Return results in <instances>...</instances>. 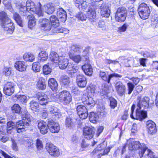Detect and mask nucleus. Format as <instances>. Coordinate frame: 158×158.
Here are the masks:
<instances>
[{
    "mask_svg": "<svg viewBox=\"0 0 158 158\" xmlns=\"http://www.w3.org/2000/svg\"><path fill=\"white\" fill-rule=\"evenodd\" d=\"M21 116L22 120H19L16 123L12 121L7 123L6 131L8 133H11L12 129L14 128L18 133L23 132L26 131L27 127L30 124L31 117L27 110L21 114Z\"/></svg>",
    "mask_w": 158,
    "mask_h": 158,
    "instance_id": "obj_1",
    "label": "nucleus"
},
{
    "mask_svg": "<svg viewBox=\"0 0 158 158\" xmlns=\"http://www.w3.org/2000/svg\"><path fill=\"white\" fill-rule=\"evenodd\" d=\"M25 5L24 2H22L17 3L16 6L21 11L24 12L25 13L27 11L35 13L39 17L43 15L44 13L42 10L41 5L40 3L39 2L36 5L31 0H28L26 3V6Z\"/></svg>",
    "mask_w": 158,
    "mask_h": 158,
    "instance_id": "obj_2",
    "label": "nucleus"
},
{
    "mask_svg": "<svg viewBox=\"0 0 158 158\" xmlns=\"http://www.w3.org/2000/svg\"><path fill=\"white\" fill-rule=\"evenodd\" d=\"M57 64L61 69H66L67 72L71 76H73L75 73L79 72V68L77 66H74L73 64L69 63L68 59L63 56H60V60Z\"/></svg>",
    "mask_w": 158,
    "mask_h": 158,
    "instance_id": "obj_3",
    "label": "nucleus"
},
{
    "mask_svg": "<svg viewBox=\"0 0 158 158\" xmlns=\"http://www.w3.org/2000/svg\"><path fill=\"white\" fill-rule=\"evenodd\" d=\"M0 20L1 22L2 27L4 30L7 31L9 33H12L15 28L13 23L8 17L7 14L5 12H0Z\"/></svg>",
    "mask_w": 158,
    "mask_h": 158,
    "instance_id": "obj_4",
    "label": "nucleus"
},
{
    "mask_svg": "<svg viewBox=\"0 0 158 158\" xmlns=\"http://www.w3.org/2000/svg\"><path fill=\"white\" fill-rule=\"evenodd\" d=\"M50 20L46 19H40V23L43 30L45 31H49L52 25L55 27H57L59 25V22L58 18L55 15H52L50 17Z\"/></svg>",
    "mask_w": 158,
    "mask_h": 158,
    "instance_id": "obj_5",
    "label": "nucleus"
},
{
    "mask_svg": "<svg viewBox=\"0 0 158 158\" xmlns=\"http://www.w3.org/2000/svg\"><path fill=\"white\" fill-rule=\"evenodd\" d=\"M127 145L129 150H135L139 148V155L140 158L143 156V155L147 148L144 143L141 144L138 141H135L130 139L127 141Z\"/></svg>",
    "mask_w": 158,
    "mask_h": 158,
    "instance_id": "obj_6",
    "label": "nucleus"
},
{
    "mask_svg": "<svg viewBox=\"0 0 158 158\" xmlns=\"http://www.w3.org/2000/svg\"><path fill=\"white\" fill-rule=\"evenodd\" d=\"M135 107V105H133L131 107V112L130 114V117L132 118L142 121L147 118V112L143 110V109H139L138 107L136 109L135 115L134 116L133 114Z\"/></svg>",
    "mask_w": 158,
    "mask_h": 158,
    "instance_id": "obj_7",
    "label": "nucleus"
},
{
    "mask_svg": "<svg viewBox=\"0 0 158 158\" xmlns=\"http://www.w3.org/2000/svg\"><path fill=\"white\" fill-rule=\"evenodd\" d=\"M95 92L93 89H91L90 91L88 92H86L82 96L81 100L84 104L90 105L92 104L94 105V101L92 97L94 96Z\"/></svg>",
    "mask_w": 158,
    "mask_h": 158,
    "instance_id": "obj_8",
    "label": "nucleus"
},
{
    "mask_svg": "<svg viewBox=\"0 0 158 158\" xmlns=\"http://www.w3.org/2000/svg\"><path fill=\"white\" fill-rule=\"evenodd\" d=\"M138 11L139 16L143 19H148L150 13L149 7L145 3H142L139 5Z\"/></svg>",
    "mask_w": 158,
    "mask_h": 158,
    "instance_id": "obj_9",
    "label": "nucleus"
},
{
    "mask_svg": "<svg viewBox=\"0 0 158 158\" xmlns=\"http://www.w3.org/2000/svg\"><path fill=\"white\" fill-rule=\"evenodd\" d=\"M59 100L65 105L69 104L72 100V96L70 93L64 90L60 93L57 96Z\"/></svg>",
    "mask_w": 158,
    "mask_h": 158,
    "instance_id": "obj_10",
    "label": "nucleus"
},
{
    "mask_svg": "<svg viewBox=\"0 0 158 158\" xmlns=\"http://www.w3.org/2000/svg\"><path fill=\"white\" fill-rule=\"evenodd\" d=\"M127 10L123 7H120L117 10L115 14V20L118 22H124L127 16Z\"/></svg>",
    "mask_w": 158,
    "mask_h": 158,
    "instance_id": "obj_11",
    "label": "nucleus"
},
{
    "mask_svg": "<svg viewBox=\"0 0 158 158\" xmlns=\"http://www.w3.org/2000/svg\"><path fill=\"white\" fill-rule=\"evenodd\" d=\"M46 148L48 153L52 156L57 157L60 154L58 148L50 143H46Z\"/></svg>",
    "mask_w": 158,
    "mask_h": 158,
    "instance_id": "obj_12",
    "label": "nucleus"
},
{
    "mask_svg": "<svg viewBox=\"0 0 158 158\" xmlns=\"http://www.w3.org/2000/svg\"><path fill=\"white\" fill-rule=\"evenodd\" d=\"M137 100L139 102L137 105L139 109H145L148 107L150 99L148 97H144L141 98V96H139L137 97Z\"/></svg>",
    "mask_w": 158,
    "mask_h": 158,
    "instance_id": "obj_13",
    "label": "nucleus"
},
{
    "mask_svg": "<svg viewBox=\"0 0 158 158\" xmlns=\"http://www.w3.org/2000/svg\"><path fill=\"white\" fill-rule=\"evenodd\" d=\"M99 77L103 81H106L108 83L110 82L111 79L113 77H121V75L117 73H113L109 75L108 76L106 75V73L102 71H100L99 73Z\"/></svg>",
    "mask_w": 158,
    "mask_h": 158,
    "instance_id": "obj_14",
    "label": "nucleus"
},
{
    "mask_svg": "<svg viewBox=\"0 0 158 158\" xmlns=\"http://www.w3.org/2000/svg\"><path fill=\"white\" fill-rule=\"evenodd\" d=\"M146 128L148 133L151 135L155 134L157 131L156 123L151 120H149L146 122Z\"/></svg>",
    "mask_w": 158,
    "mask_h": 158,
    "instance_id": "obj_15",
    "label": "nucleus"
},
{
    "mask_svg": "<svg viewBox=\"0 0 158 158\" xmlns=\"http://www.w3.org/2000/svg\"><path fill=\"white\" fill-rule=\"evenodd\" d=\"M69 58L77 63H79L82 60L86 61L88 62L89 61V58L87 56H83L81 57L80 55H74L72 53L69 52Z\"/></svg>",
    "mask_w": 158,
    "mask_h": 158,
    "instance_id": "obj_16",
    "label": "nucleus"
},
{
    "mask_svg": "<svg viewBox=\"0 0 158 158\" xmlns=\"http://www.w3.org/2000/svg\"><path fill=\"white\" fill-rule=\"evenodd\" d=\"M15 88L14 84L11 82L6 83L4 85L3 93L7 95H10L14 92Z\"/></svg>",
    "mask_w": 158,
    "mask_h": 158,
    "instance_id": "obj_17",
    "label": "nucleus"
},
{
    "mask_svg": "<svg viewBox=\"0 0 158 158\" xmlns=\"http://www.w3.org/2000/svg\"><path fill=\"white\" fill-rule=\"evenodd\" d=\"M77 114L81 119H85L88 116L87 110L84 106L80 105H78L77 107Z\"/></svg>",
    "mask_w": 158,
    "mask_h": 158,
    "instance_id": "obj_18",
    "label": "nucleus"
},
{
    "mask_svg": "<svg viewBox=\"0 0 158 158\" xmlns=\"http://www.w3.org/2000/svg\"><path fill=\"white\" fill-rule=\"evenodd\" d=\"M48 126L50 131L52 133H58L60 129V127L58 123L52 120L48 122Z\"/></svg>",
    "mask_w": 158,
    "mask_h": 158,
    "instance_id": "obj_19",
    "label": "nucleus"
},
{
    "mask_svg": "<svg viewBox=\"0 0 158 158\" xmlns=\"http://www.w3.org/2000/svg\"><path fill=\"white\" fill-rule=\"evenodd\" d=\"M37 98L40 104L42 105H45L50 101L48 96L43 92L38 93Z\"/></svg>",
    "mask_w": 158,
    "mask_h": 158,
    "instance_id": "obj_20",
    "label": "nucleus"
},
{
    "mask_svg": "<svg viewBox=\"0 0 158 158\" xmlns=\"http://www.w3.org/2000/svg\"><path fill=\"white\" fill-rule=\"evenodd\" d=\"M97 7V9L100 10V13L102 16L106 18L109 17L110 13V10L104 3L98 4Z\"/></svg>",
    "mask_w": 158,
    "mask_h": 158,
    "instance_id": "obj_21",
    "label": "nucleus"
},
{
    "mask_svg": "<svg viewBox=\"0 0 158 158\" xmlns=\"http://www.w3.org/2000/svg\"><path fill=\"white\" fill-rule=\"evenodd\" d=\"M97 9V6L93 5H91L89 9L87 12V17L89 20L94 21L96 17L95 9Z\"/></svg>",
    "mask_w": 158,
    "mask_h": 158,
    "instance_id": "obj_22",
    "label": "nucleus"
},
{
    "mask_svg": "<svg viewBox=\"0 0 158 158\" xmlns=\"http://www.w3.org/2000/svg\"><path fill=\"white\" fill-rule=\"evenodd\" d=\"M115 90L117 94L120 96L124 94L126 87L125 85L121 81H118L115 84Z\"/></svg>",
    "mask_w": 158,
    "mask_h": 158,
    "instance_id": "obj_23",
    "label": "nucleus"
},
{
    "mask_svg": "<svg viewBox=\"0 0 158 158\" xmlns=\"http://www.w3.org/2000/svg\"><path fill=\"white\" fill-rule=\"evenodd\" d=\"M94 128L93 127H86L84 128L83 129V135L85 137L89 139H92L94 135Z\"/></svg>",
    "mask_w": 158,
    "mask_h": 158,
    "instance_id": "obj_24",
    "label": "nucleus"
},
{
    "mask_svg": "<svg viewBox=\"0 0 158 158\" xmlns=\"http://www.w3.org/2000/svg\"><path fill=\"white\" fill-rule=\"evenodd\" d=\"M76 83L79 87H85L87 84L86 79L83 75L79 74L77 77Z\"/></svg>",
    "mask_w": 158,
    "mask_h": 158,
    "instance_id": "obj_25",
    "label": "nucleus"
},
{
    "mask_svg": "<svg viewBox=\"0 0 158 158\" xmlns=\"http://www.w3.org/2000/svg\"><path fill=\"white\" fill-rule=\"evenodd\" d=\"M38 127L40 130L41 133L43 134H46L48 131V124L44 121H40L38 122Z\"/></svg>",
    "mask_w": 158,
    "mask_h": 158,
    "instance_id": "obj_26",
    "label": "nucleus"
},
{
    "mask_svg": "<svg viewBox=\"0 0 158 158\" xmlns=\"http://www.w3.org/2000/svg\"><path fill=\"white\" fill-rule=\"evenodd\" d=\"M15 67L17 70L22 72L26 70L27 66L25 62L22 61H18L15 63Z\"/></svg>",
    "mask_w": 158,
    "mask_h": 158,
    "instance_id": "obj_27",
    "label": "nucleus"
},
{
    "mask_svg": "<svg viewBox=\"0 0 158 158\" xmlns=\"http://www.w3.org/2000/svg\"><path fill=\"white\" fill-rule=\"evenodd\" d=\"M49 57L53 64L55 66H57V64H58V63L60 60V56H59L56 52H52L50 53Z\"/></svg>",
    "mask_w": 158,
    "mask_h": 158,
    "instance_id": "obj_28",
    "label": "nucleus"
},
{
    "mask_svg": "<svg viewBox=\"0 0 158 158\" xmlns=\"http://www.w3.org/2000/svg\"><path fill=\"white\" fill-rule=\"evenodd\" d=\"M57 15L60 20L62 22H65L67 18L66 11L62 8H59L57 12Z\"/></svg>",
    "mask_w": 158,
    "mask_h": 158,
    "instance_id": "obj_29",
    "label": "nucleus"
},
{
    "mask_svg": "<svg viewBox=\"0 0 158 158\" xmlns=\"http://www.w3.org/2000/svg\"><path fill=\"white\" fill-rule=\"evenodd\" d=\"M43 9L47 14H52L55 10L54 5L52 3H47L44 6Z\"/></svg>",
    "mask_w": 158,
    "mask_h": 158,
    "instance_id": "obj_30",
    "label": "nucleus"
},
{
    "mask_svg": "<svg viewBox=\"0 0 158 158\" xmlns=\"http://www.w3.org/2000/svg\"><path fill=\"white\" fill-rule=\"evenodd\" d=\"M82 69L86 75L90 76L92 74V68L90 64H84L82 66Z\"/></svg>",
    "mask_w": 158,
    "mask_h": 158,
    "instance_id": "obj_31",
    "label": "nucleus"
},
{
    "mask_svg": "<svg viewBox=\"0 0 158 158\" xmlns=\"http://www.w3.org/2000/svg\"><path fill=\"white\" fill-rule=\"evenodd\" d=\"M49 87L54 91H56L58 89V84L56 80L54 78L49 79L48 81Z\"/></svg>",
    "mask_w": 158,
    "mask_h": 158,
    "instance_id": "obj_32",
    "label": "nucleus"
},
{
    "mask_svg": "<svg viewBox=\"0 0 158 158\" xmlns=\"http://www.w3.org/2000/svg\"><path fill=\"white\" fill-rule=\"evenodd\" d=\"M105 147V145L103 143H101L99 145H98L96 149V151H101L102 150H104L103 153H101L100 154L102 155H104L107 154L110 151V148L108 147L105 149L104 148Z\"/></svg>",
    "mask_w": 158,
    "mask_h": 158,
    "instance_id": "obj_33",
    "label": "nucleus"
},
{
    "mask_svg": "<svg viewBox=\"0 0 158 158\" xmlns=\"http://www.w3.org/2000/svg\"><path fill=\"white\" fill-rule=\"evenodd\" d=\"M99 118L98 114L94 112H91L89 115L90 121L94 123H95L98 121Z\"/></svg>",
    "mask_w": 158,
    "mask_h": 158,
    "instance_id": "obj_34",
    "label": "nucleus"
},
{
    "mask_svg": "<svg viewBox=\"0 0 158 158\" xmlns=\"http://www.w3.org/2000/svg\"><path fill=\"white\" fill-rule=\"evenodd\" d=\"M27 18L29 19L28 27L29 28L31 29L35 25V19L33 15H28Z\"/></svg>",
    "mask_w": 158,
    "mask_h": 158,
    "instance_id": "obj_35",
    "label": "nucleus"
},
{
    "mask_svg": "<svg viewBox=\"0 0 158 158\" xmlns=\"http://www.w3.org/2000/svg\"><path fill=\"white\" fill-rule=\"evenodd\" d=\"M24 60L26 61L32 62L35 59V56L32 54L31 53H26L23 56Z\"/></svg>",
    "mask_w": 158,
    "mask_h": 158,
    "instance_id": "obj_36",
    "label": "nucleus"
},
{
    "mask_svg": "<svg viewBox=\"0 0 158 158\" xmlns=\"http://www.w3.org/2000/svg\"><path fill=\"white\" fill-rule=\"evenodd\" d=\"M13 18L15 20L20 26L21 27L23 26L22 19L18 13H14L13 14Z\"/></svg>",
    "mask_w": 158,
    "mask_h": 158,
    "instance_id": "obj_37",
    "label": "nucleus"
},
{
    "mask_svg": "<svg viewBox=\"0 0 158 158\" xmlns=\"http://www.w3.org/2000/svg\"><path fill=\"white\" fill-rule=\"evenodd\" d=\"M76 5L79 9L83 7L85 8L87 7L86 2L83 0H74Z\"/></svg>",
    "mask_w": 158,
    "mask_h": 158,
    "instance_id": "obj_38",
    "label": "nucleus"
},
{
    "mask_svg": "<svg viewBox=\"0 0 158 158\" xmlns=\"http://www.w3.org/2000/svg\"><path fill=\"white\" fill-rule=\"evenodd\" d=\"M39 57L40 61H45L48 59V54L46 51H42L39 53Z\"/></svg>",
    "mask_w": 158,
    "mask_h": 158,
    "instance_id": "obj_39",
    "label": "nucleus"
},
{
    "mask_svg": "<svg viewBox=\"0 0 158 158\" xmlns=\"http://www.w3.org/2000/svg\"><path fill=\"white\" fill-rule=\"evenodd\" d=\"M37 86L41 90L45 89L46 86L44 80L42 78L40 79L37 83Z\"/></svg>",
    "mask_w": 158,
    "mask_h": 158,
    "instance_id": "obj_40",
    "label": "nucleus"
},
{
    "mask_svg": "<svg viewBox=\"0 0 158 158\" xmlns=\"http://www.w3.org/2000/svg\"><path fill=\"white\" fill-rule=\"evenodd\" d=\"M49 110L51 114H54V115L58 116V118L61 116L60 110L56 107H51Z\"/></svg>",
    "mask_w": 158,
    "mask_h": 158,
    "instance_id": "obj_41",
    "label": "nucleus"
},
{
    "mask_svg": "<svg viewBox=\"0 0 158 158\" xmlns=\"http://www.w3.org/2000/svg\"><path fill=\"white\" fill-rule=\"evenodd\" d=\"M60 80L61 82L64 85H68L70 83L69 78L66 75L61 76Z\"/></svg>",
    "mask_w": 158,
    "mask_h": 158,
    "instance_id": "obj_42",
    "label": "nucleus"
},
{
    "mask_svg": "<svg viewBox=\"0 0 158 158\" xmlns=\"http://www.w3.org/2000/svg\"><path fill=\"white\" fill-rule=\"evenodd\" d=\"M39 106V103L35 101H32L30 103V107L33 111H35L38 108Z\"/></svg>",
    "mask_w": 158,
    "mask_h": 158,
    "instance_id": "obj_43",
    "label": "nucleus"
},
{
    "mask_svg": "<svg viewBox=\"0 0 158 158\" xmlns=\"http://www.w3.org/2000/svg\"><path fill=\"white\" fill-rule=\"evenodd\" d=\"M11 110L13 113L19 114L21 111V108L17 104H15L11 107Z\"/></svg>",
    "mask_w": 158,
    "mask_h": 158,
    "instance_id": "obj_44",
    "label": "nucleus"
},
{
    "mask_svg": "<svg viewBox=\"0 0 158 158\" xmlns=\"http://www.w3.org/2000/svg\"><path fill=\"white\" fill-rule=\"evenodd\" d=\"M40 64L37 62H35L33 63L32 69L35 72H38L40 71Z\"/></svg>",
    "mask_w": 158,
    "mask_h": 158,
    "instance_id": "obj_45",
    "label": "nucleus"
},
{
    "mask_svg": "<svg viewBox=\"0 0 158 158\" xmlns=\"http://www.w3.org/2000/svg\"><path fill=\"white\" fill-rule=\"evenodd\" d=\"M51 68L49 66V64L44 65L43 68V71L44 74H48L51 72Z\"/></svg>",
    "mask_w": 158,
    "mask_h": 158,
    "instance_id": "obj_46",
    "label": "nucleus"
},
{
    "mask_svg": "<svg viewBox=\"0 0 158 158\" xmlns=\"http://www.w3.org/2000/svg\"><path fill=\"white\" fill-rule=\"evenodd\" d=\"M81 46L79 45H73L70 47V52H78L80 49L81 48Z\"/></svg>",
    "mask_w": 158,
    "mask_h": 158,
    "instance_id": "obj_47",
    "label": "nucleus"
},
{
    "mask_svg": "<svg viewBox=\"0 0 158 158\" xmlns=\"http://www.w3.org/2000/svg\"><path fill=\"white\" fill-rule=\"evenodd\" d=\"M17 98L22 103H27V99L26 96L24 95H19L17 96Z\"/></svg>",
    "mask_w": 158,
    "mask_h": 158,
    "instance_id": "obj_48",
    "label": "nucleus"
},
{
    "mask_svg": "<svg viewBox=\"0 0 158 158\" xmlns=\"http://www.w3.org/2000/svg\"><path fill=\"white\" fill-rule=\"evenodd\" d=\"M76 17L79 19L83 21L86 20L87 17L86 15L82 13H78L76 16Z\"/></svg>",
    "mask_w": 158,
    "mask_h": 158,
    "instance_id": "obj_49",
    "label": "nucleus"
},
{
    "mask_svg": "<svg viewBox=\"0 0 158 158\" xmlns=\"http://www.w3.org/2000/svg\"><path fill=\"white\" fill-rule=\"evenodd\" d=\"M3 74L6 76H10L11 73V69L10 68L5 67L3 69Z\"/></svg>",
    "mask_w": 158,
    "mask_h": 158,
    "instance_id": "obj_50",
    "label": "nucleus"
},
{
    "mask_svg": "<svg viewBox=\"0 0 158 158\" xmlns=\"http://www.w3.org/2000/svg\"><path fill=\"white\" fill-rule=\"evenodd\" d=\"M147 156L148 158H158V157L155 155V153L150 150L148 149L147 150Z\"/></svg>",
    "mask_w": 158,
    "mask_h": 158,
    "instance_id": "obj_51",
    "label": "nucleus"
},
{
    "mask_svg": "<svg viewBox=\"0 0 158 158\" xmlns=\"http://www.w3.org/2000/svg\"><path fill=\"white\" fill-rule=\"evenodd\" d=\"M6 121L4 118H0V132H2L4 128V126L5 124Z\"/></svg>",
    "mask_w": 158,
    "mask_h": 158,
    "instance_id": "obj_52",
    "label": "nucleus"
},
{
    "mask_svg": "<svg viewBox=\"0 0 158 158\" xmlns=\"http://www.w3.org/2000/svg\"><path fill=\"white\" fill-rule=\"evenodd\" d=\"M151 25L154 27H157L158 25V17L152 18L151 19Z\"/></svg>",
    "mask_w": 158,
    "mask_h": 158,
    "instance_id": "obj_53",
    "label": "nucleus"
},
{
    "mask_svg": "<svg viewBox=\"0 0 158 158\" xmlns=\"http://www.w3.org/2000/svg\"><path fill=\"white\" fill-rule=\"evenodd\" d=\"M36 146L38 150H42L43 146L42 141L39 139L36 140Z\"/></svg>",
    "mask_w": 158,
    "mask_h": 158,
    "instance_id": "obj_54",
    "label": "nucleus"
},
{
    "mask_svg": "<svg viewBox=\"0 0 158 158\" xmlns=\"http://www.w3.org/2000/svg\"><path fill=\"white\" fill-rule=\"evenodd\" d=\"M110 106L112 108H114L117 106V102L115 99L113 98L110 99Z\"/></svg>",
    "mask_w": 158,
    "mask_h": 158,
    "instance_id": "obj_55",
    "label": "nucleus"
},
{
    "mask_svg": "<svg viewBox=\"0 0 158 158\" xmlns=\"http://www.w3.org/2000/svg\"><path fill=\"white\" fill-rule=\"evenodd\" d=\"M127 85L128 89V94H130L134 89V85L131 83L130 82L127 83Z\"/></svg>",
    "mask_w": 158,
    "mask_h": 158,
    "instance_id": "obj_56",
    "label": "nucleus"
},
{
    "mask_svg": "<svg viewBox=\"0 0 158 158\" xmlns=\"http://www.w3.org/2000/svg\"><path fill=\"white\" fill-rule=\"evenodd\" d=\"M98 111L100 115L102 116L105 115L107 114L106 110L104 106H102L98 110Z\"/></svg>",
    "mask_w": 158,
    "mask_h": 158,
    "instance_id": "obj_57",
    "label": "nucleus"
},
{
    "mask_svg": "<svg viewBox=\"0 0 158 158\" xmlns=\"http://www.w3.org/2000/svg\"><path fill=\"white\" fill-rule=\"evenodd\" d=\"M72 119L69 117H67L66 120V125L69 128H70L72 125Z\"/></svg>",
    "mask_w": 158,
    "mask_h": 158,
    "instance_id": "obj_58",
    "label": "nucleus"
},
{
    "mask_svg": "<svg viewBox=\"0 0 158 158\" xmlns=\"http://www.w3.org/2000/svg\"><path fill=\"white\" fill-rule=\"evenodd\" d=\"M3 4L4 5L6 8L9 9L10 10H11L12 9V6L10 2L7 1H4L3 2Z\"/></svg>",
    "mask_w": 158,
    "mask_h": 158,
    "instance_id": "obj_59",
    "label": "nucleus"
},
{
    "mask_svg": "<svg viewBox=\"0 0 158 158\" xmlns=\"http://www.w3.org/2000/svg\"><path fill=\"white\" fill-rule=\"evenodd\" d=\"M131 133L133 134L134 135L135 133L137 132V124L135 123H133L132 128L131 130Z\"/></svg>",
    "mask_w": 158,
    "mask_h": 158,
    "instance_id": "obj_60",
    "label": "nucleus"
},
{
    "mask_svg": "<svg viewBox=\"0 0 158 158\" xmlns=\"http://www.w3.org/2000/svg\"><path fill=\"white\" fill-rule=\"evenodd\" d=\"M127 24H125L122 27L118 28V31L119 32H123L125 31L127 29Z\"/></svg>",
    "mask_w": 158,
    "mask_h": 158,
    "instance_id": "obj_61",
    "label": "nucleus"
},
{
    "mask_svg": "<svg viewBox=\"0 0 158 158\" xmlns=\"http://www.w3.org/2000/svg\"><path fill=\"white\" fill-rule=\"evenodd\" d=\"M98 27L99 28H104L105 27V23L104 21H100L98 23Z\"/></svg>",
    "mask_w": 158,
    "mask_h": 158,
    "instance_id": "obj_62",
    "label": "nucleus"
},
{
    "mask_svg": "<svg viewBox=\"0 0 158 158\" xmlns=\"http://www.w3.org/2000/svg\"><path fill=\"white\" fill-rule=\"evenodd\" d=\"M42 118H46L48 116V112L47 110H43L41 113Z\"/></svg>",
    "mask_w": 158,
    "mask_h": 158,
    "instance_id": "obj_63",
    "label": "nucleus"
},
{
    "mask_svg": "<svg viewBox=\"0 0 158 158\" xmlns=\"http://www.w3.org/2000/svg\"><path fill=\"white\" fill-rule=\"evenodd\" d=\"M12 147L13 149L15 151L18 150V147L17 143L15 141H12Z\"/></svg>",
    "mask_w": 158,
    "mask_h": 158,
    "instance_id": "obj_64",
    "label": "nucleus"
}]
</instances>
